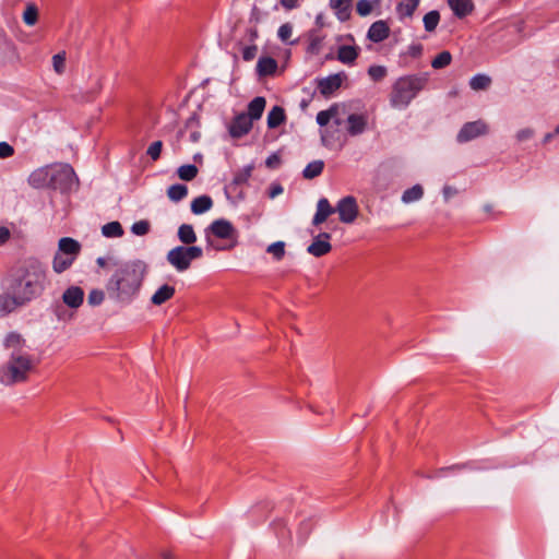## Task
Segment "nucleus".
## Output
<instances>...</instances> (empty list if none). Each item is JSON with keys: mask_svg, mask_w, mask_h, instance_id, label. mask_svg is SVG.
<instances>
[{"mask_svg": "<svg viewBox=\"0 0 559 559\" xmlns=\"http://www.w3.org/2000/svg\"><path fill=\"white\" fill-rule=\"evenodd\" d=\"M84 292L79 286H71L62 294V301L70 308L76 309L83 304Z\"/></svg>", "mask_w": 559, "mask_h": 559, "instance_id": "dca6fc26", "label": "nucleus"}, {"mask_svg": "<svg viewBox=\"0 0 559 559\" xmlns=\"http://www.w3.org/2000/svg\"><path fill=\"white\" fill-rule=\"evenodd\" d=\"M10 230L4 226H0V246L4 245L10 239Z\"/></svg>", "mask_w": 559, "mask_h": 559, "instance_id": "4d7b16f0", "label": "nucleus"}, {"mask_svg": "<svg viewBox=\"0 0 559 559\" xmlns=\"http://www.w3.org/2000/svg\"><path fill=\"white\" fill-rule=\"evenodd\" d=\"M352 0H330V7L335 11L340 21H346L350 15Z\"/></svg>", "mask_w": 559, "mask_h": 559, "instance_id": "b1692460", "label": "nucleus"}, {"mask_svg": "<svg viewBox=\"0 0 559 559\" xmlns=\"http://www.w3.org/2000/svg\"><path fill=\"white\" fill-rule=\"evenodd\" d=\"M286 119L285 110L280 106H274L267 115V127L275 129L281 126Z\"/></svg>", "mask_w": 559, "mask_h": 559, "instance_id": "bb28decb", "label": "nucleus"}, {"mask_svg": "<svg viewBox=\"0 0 559 559\" xmlns=\"http://www.w3.org/2000/svg\"><path fill=\"white\" fill-rule=\"evenodd\" d=\"M26 306L12 290L0 294V318L5 317L16 309Z\"/></svg>", "mask_w": 559, "mask_h": 559, "instance_id": "9d476101", "label": "nucleus"}, {"mask_svg": "<svg viewBox=\"0 0 559 559\" xmlns=\"http://www.w3.org/2000/svg\"><path fill=\"white\" fill-rule=\"evenodd\" d=\"M275 162H277V157H276L275 155L270 156V157L266 159V165H267L269 167H272V166H273V164H274Z\"/></svg>", "mask_w": 559, "mask_h": 559, "instance_id": "e2e57ef3", "label": "nucleus"}, {"mask_svg": "<svg viewBox=\"0 0 559 559\" xmlns=\"http://www.w3.org/2000/svg\"><path fill=\"white\" fill-rule=\"evenodd\" d=\"M324 168V163L322 160H313L309 163L302 171V175L306 179H313L321 175Z\"/></svg>", "mask_w": 559, "mask_h": 559, "instance_id": "f704fd0d", "label": "nucleus"}, {"mask_svg": "<svg viewBox=\"0 0 559 559\" xmlns=\"http://www.w3.org/2000/svg\"><path fill=\"white\" fill-rule=\"evenodd\" d=\"M439 20H440V14L438 11L433 10V11H430L427 14H425V16H424L425 29L427 32L435 31L439 23Z\"/></svg>", "mask_w": 559, "mask_h": 559, "instance_id": "a19ab883", "label": "nucleus"}, {"mask_svg": "<svg viewBox=\"0 0 559 559\" xmlns=\"http://www.w3.org/2000/svg\"><path fill=\"white\" fill-rule=\"evenodd\" d=\"M52 167L46 166L34 170L28 177V183L33 188L51 187Z\"/></svg>", "mask_w": 559, "mask_h": 559, "instance_id": "ddd939ff", "label": "nucleus"}, {"mask_svg": "<svg viewBox=\"0 0 559 559\" xmlns=\"http://www.w3.org/2000/svg\"><path fill=\"white\" fill-rule=\"evenodd\" d=\"M188 194V188L185 185L176 183L167 189V197L173 202H179L185 199Z\"/></svg>", "mask_w": 559, "mask_h": 559, "instance_id": "473e14b6", "label": "nucleus"}, {"mask_svg": "<svg viewBox=\"0 0 559 559\" xmlns=\"http://www.w3.org/2000/svg\"><path fill=\"white\" fill-rule=\"evenodd\" d=\"M277 70V61L272 57H261L257 63V72L260 76L273 75Z\"/></svg>", "mask_w": 559, "mask_h": 559, "instance_id": "5701e85b", "label": "nucleus"}, {"mask_svg": "<svg viewBox=\"0 0 559 559\" xmlns=\"http://www.w3.org/2000/svg\"><path fill=\"white\" fill-rule=\"evenodd\" d=\"M80 251L81 245L75 239L70 237H63L59 240L57 251L58 253H62L64 255L76 259V257L80 254Z\"/></svg>", "mask_w": 559, "mask_h": 559, "instance_id": "f3484780", "label": "nucleus"}, {"mask_svg": "<svg viewBox=\"0 0 559 559\" xmlns=\"http://www.w3.org/2000/svg\"><path fill=\"white\" fill-rule=\"evenodd\" d=\"M252 129V120L247 114L237 115L229 126V133L233 138H241Z\"/></svg>", "mask_w": 559, "mask_h": 559, "instance_id": "9b49d317", "label": "nucleus"}, {"mask_svg": "<svg viewBox=\"0 0 559 559\" xmlns=\"http://www.w3.org/2000/svg\"><path fill=\"white\" fill-rule=\"evenodd\" d=\"M488 124L483 120L466 122L456 135L459 143L472 141L488 133Z\"/></svg>", "mask_w": 559, "mask_h": 559, "instance_id": "0eeeda50", "label": "nucleus"}, {"mask_svg": "<svg viewBox=\"0 0 559 559\" xmlns=\"http://www.w3.org/2000/svg\"><path fill=\"white\" fill-rule=\"evenodd\" d=\"M293 35V26L289 23L282 24L277 31L278 38L288 43Z\"/></svg>", "mask_w": 559, "mask_h": 559, "instance_id": "8fccbe9b", "label": "nucleus"}, {"mask_svg": "<svg viewBox=\"0 0 559 559\" xmlns=\"http://www.w3.org/2000/svg\"><path fill=\"white\" fill-rule=\"evenodd\" d=\"M131 231L134 235L144 236L150 231V223L147 221L135 222L131 227Z\"/></svg>", "mask_w": 559, "mask_h": 559, "instance_id": "09e8293b", "label": "nucleus"}, {"mask_svg": "<svg viewBox=\"0 0 559 559\" xmlns=\"http://www.w3.org/2000/svg\"><path fill=\"white\" fill-rule=\"evenodd\" d=\"M533 135H534V130L531 128H525V129L520 130L515 136L519 142H524V141L532 139Z\"/></svg>", "mask_w": 559, "mask_h": 559, "instance_id": "864d4df0", "label": "nucleus"}, {"mask_svg": "<svg viewBox=\"0 0 559 559\" xmlns=\"http://www.w3.org/2000/svg\"><path fill=\"white\" fill-rule=\"evenodd\" d=\"M162 148H163V142L155 141L150 144L146 153L153 160H157L160 157Z\"/></svg>", "mask_w": 559, "mask_h": 559, "instance_id": "3c124183", "label": "nucleus"}, {"mask_svg": "<svg viewBox=\"0 0 559 559\" xmlns=\"http://www.w3.org/2000/svg\"><path fill=\"white\" fill-rule=\"evenodd\" d=\"M3 345L7 349L11 350L10 354L26 353L24 350L26 342L23 338V336L17 332H10L5 336Z\"/></svg>", "mask_w": 559, "mask_h": 559, "instance_id": "a211bd4d", "label": "nucleus"}, {"mask_svg": "<svg viewBox=\"0 0 559 559\" xmlns=\"http://www.w3.org/2000/svg\"><path fill=\"white\" fill-rule=\"evenodd\" d=\"M178 238L186 246L193 245L197 241V235L194 233L192 225L182 224L181 226H179Z\"/></svg>", "mask_w": 559, "mask_h": 559, "instance_id": "c85d7f7f", "label": "nucleus"}, {"mask_svg": "<svg viewBox=\"0 0 559 559\" xmlns=\"http://www.w3.org/2000/svg\"><path fill=\"white\" fill-rule=\"evenodd\" d=\"M280 3L284 9L293 10L299 5V0H280Z\"/></svg>", "mask_w": 559, "mask_h": 559, "instance_id": "13d9d810", "label": "nucleus"}, {"mask_svg": "<svg viewBox=\"0 0 559 559\" xmlns=\"http://www.w3.org/2000/svg\"><path fill=\"white\" fill-rule=\"evenodd\" d=\"M74 261H75V259H73L72 257H68L62 253L56 252L53 260H52V270L56 273L60 274V273L64 272L66 270H68L73 264Z\"/></svg>", "mask_w": 559, "mask_h": 559, "instance_id": "cd10ccee", "label": "nucleus"}, {"mask_svg": "<svg viewBox=\"0 0 559 559\" xmlns=\"http://www.w3.org/2000/svg\"><path fill=\"white\" fill-rule=\"evenodd\" d=\"M390 35V27L385 21L379 20L371 24L367 37L373 43H381Z\"/></svg>", "mask_w": 559, "mask_h": 559, "instance_id": "4468645a", "label": "nucleus"}, {"mask_svg": "<svg viewBox=\"0 0 559 559\" xmlns=\"http://www.w3.org/2000/svg\"><path fill=\"white\" fill-rule=\"evenodd\" d=\"M333 213L334 209L331 206L329 200L325 198L320 199L317 204V212L313 216L312 224L314 226L321 225Z\"/></svg>", "mask_w": 559, "mask_h": 559, "instance_id": "aec40b11", "label": "nucleus"}, {"mask_svg": "<svg viewBox=\"0 0 559 559\" xmlns=\"http://www.w3.org/2000/svg\"><path fill=\"white\" fill-rule=\"evenodd\" d=\"M368 74L373 81L379 82L385 78L386 68L383 66H371L368 69Z\"/></svg>", "mask_w": 559, "mask_h": 559, "instance_id": "a18cd8bd", "label": "nucleus"}, {"mask_svg": "<svg viewBox=\"0 0 559 559\" xmlns=\"http://www.w3.org/2000/svg\"><path fill=\"white\" fill-rule=\"evenodd\" d=\"M452 61V56L449 51L444 50L436 56V58L431 61V67L433 69H442L448 67Z\"/></svg>", "mask_w": 559, "mask_h": 559, "instance_id": "ea45409f", "label": "nucleus"}, {"mask_svg": "<svg viewBox=\"0 0 559 559\" xmlns=\"http://www.w3.org/2000/svg\"><path fill=\"white\" fill-rule=\"evenodd\" d=\"M212 233L215 237L221 239H230L236 235V229L230 222L221 218L214 221L206 229Z\"/></svg>", "mask_w": 559, "mask_h": 559, "instance_id": "f8f14e48", "label": "nucleus"}, {"mask_svg": "<svg viewBox=\"0 0 559 559\" xmlns=\"http://www.w3.org/2000/svg\"><path fill=\"white\" fill-rule=\"evenodd\" d=\"M418 4L419 0H402L396 7V12L401 19L409 17L414 14Z\"/></svg>", "mask_w": 559, "mask_h": 559, "instance_id": "c756f323", "label": "nucleus"}, {"mask_svg": "<svg viewBox=\"0 0 559 559\" xmlns=\"http://www.w3.org/2000/svg\"><path fill=\"white\" fill-rule=\"evenodd\" d=\"M342 85V76L341 74H332L328 78L321 79L318 82V90L320 93L328 97L332 95L336 90H338Z\"/></svg>", "mask_w": 559, "mask_h": 559, "instance_id": "2eb2a0df", "label": "nucleus"}, {"mask_svg": "<svg viewBox=\"0 0 559 559\" xmlns=\"http://www.w3.org/2000/svg\"><path fill=\"white\" fill-rule=\"evenodd\" d=\"M442 192L444 200L449 201L452 197H454L457 193V190L454 187L444 186Z\"/></svg>", "mask_w": 559, "mask_h": 559, "instance_id": "6e6d98bb", "label": "nucleus"}, {"mask_svg": "<svg viewBox=\"0 0 559 559\" xmlns=\"http://www.w3.org/2000/svg\"><path fill=\"white\" fill-rule=\"evenodd\" d=\"M199 169L195 165L187 164L177 169V175L181 180L191 181L198 176Z\"/></svg>", "mask_w": 559, "mask_h": 559, "instance_id": "c9c22d12", "label": "nucleus"}, {"mask_svg": "<svg viewBox=\"0 0 559 559\" xmlns=\"http://www.w3.org/2000/svg\"><path fill=\"white\" fill-rule=\"evenodd\" d=\"M367 127V117L365 115L352 114L347 118V131L350 135L361 134Z\"/></svg>", "mask_w": 559, "mask_h": 559, "instance_id": "6ab92c4d", "label": "nucleus"}, {"mask_svg": "<svg viewBox=\"0 0 559 559\" xmlns=\"http://www.w3.org/2000/svg\"><path fill=\"white\" fill-rule=\"evenodd\" d=\"M421 52H423V47L419 44H415V45H412L408 47V53H409V56H412L414 58L419 57L421 55Z\"/></svg>", "mask_w": 559, "mask_h": 559, "instance_id": "bf43d9fd", "label": "nucleus"}, {"mask_svg": "<svg viewBox=\"0 0 559 559\" xmlns=\"http://www.w3.org/2000/svg\"><path fill=\"white\" fill-rule=\"evenodd\" d=\"M175 287L168 284L160 286L151 297V302L160 306L171 299L175 295Z\"/></svg>", "mask_w": 559, "mask_h": 559, "instance_id": "4be33fe9", "label": "nucleus"}, {"mask_svg": "<svg viewBox=\"0 0 559 559\" xmlns=\"http://www.w3.org/2000/svg\"><path fill=\"white\" fill-rule=\"evenodd\" d=\"M257 51H258V48L257 46L252 45V46H247L242 49V58L246 60V61H251L252 59H254L255 55H257Z\"/></svg>", "mask_w": 559, "mask_h": 559, "instance_id": "5fc2aeb1", "label": "nucleus"}, {"mask_svg": "<svg viewBox=\"0 0 559 559\" xmlns=\"http://www.w3.org/2000/svg\"><path fill=\"white\" fill-rule=\"evenodd\" d=\"M14 154V148L7 142H0V158H8Z\"/></svg>", "mask_w": 559, "mask_h": 559, "instance_id": "603ef678", "label": "nucleus"}, {"mask_svg": "<svg viewBox=\"0 0 559 559\" xmlns=\"http://www.w3.org/2000/svg\"><path fill=\"white\" fill-rule=\"evenodd\" d=\"M283 192V188L280 185H275L270 190V198L274 199Z\"/></svg>", "mask_w": 559, "mask_h": 559, "instance_id": "052dcab7", "label": "nucleus"}, {"mask_svg": "<svg viewBox=\"0 0 559 559\" xmlns=\"http://www.w3.org/2000/svg\"><path fill=\"white\" fill-rule=\"evenodd\" d=\"M96 262H97V264H98L99 266H102V267H105V266H106V263H107V262H106V260H105V258H98Z\"/></svg>", "mask_w": 559, "mask_h": 559, "instance_id": "69168bd1", "label": "nucleus"}, {"mask_svg": "<svg viewBox=\"0 0 559 559\" xmlns=\"http://www.w3.org/2000/svg\"><path fill=\"white\" fill-rule=\"evenodd\" d=\"M336 211L342 223L352 224L357 218L359 211L356 199L352 195L341 199Z\"/></svg>", "mask_w": 559, "mask_h": 559, "instance_id": "6e6552de", "label": "nucleus"}, {"mask_svg": "<svg viewBox=\"0 0 559 559\" xmlns=\"http://www.w3.org/2000/svg\"><path fill=\"white\" fill-rule=\"evenodd\" d=\"M428 82L426 74H413L399 78L390 94V104L393 108L404 109L425 88Z\"/></svg>", "mask_w": 559, "mask_h": 559, "instance_id": "20e7f679", "label": "nucleus"}, {"mask_svg": "<svg viewBox=\"0 0 559 559\" xmlns=\"http://www.w3.org/2000/svg\"><path fill=\"white\" fill-rule=\"evenodd\" d=\"M491 85V78L487 74H476L469 80V86L474 91H486Z\"/></svg>", "mask_w": 559, "mask_h": 559, "instance_id": "2f4dec72", "label": "nucleus"}, {"mask_svg": "<svg viewBox=\"0 0 559 559\" xmlns=\"http://www.w3.org/2000/svg\"><path fill=\"white\" fill-rule=\"evenodd\" d=\"M56 314H57V317H58L59 319H62V320H66V319H67V318H66V310H64V309H62V308H60V307H58V308L56 309Z\"/></svg>", "mask_w": 559, "mask_h": 559, "instance_id": "680f3d73", "label": "nucleus"}, {"mask_svg": "<svg viewBox=\"0 0 559 559\" xmlns=\"http://www.w3.org/2000/svg\"><path fill=\"white\" fill-rule=\"evenodd\" d=\"M358 57V51L353 46H341L337 51V59L342 63L350 64L353 63L356 58Z\"/></svg>", "mask_w": 559, "mask_h": 559, "instance_id": "7c9ffc66", "label": "nucleus"}, {"mask_svg": "<svg viewBox=\"0 0 559 559\" xmlns=\"http://www.w3.org/2000/svg\"><path fill=\"white\" fill-rule=\"evenodd\" d=\"M38 21V9L34 3H28L23 13V22L27 26H34Z\"/></svg>", "mask_w": 559, "mask_h": 559, "instance_id": "4c0bfd02", "label": "nucleus"}, {"mask_svg": "<svg viewBox=\"0 0 559 559\" xmlns=\"http://www.w3.org/2000/svg\"><path fill=\"white\" fill-rule=\"evenodd\" d=\"M265 105L266 102L264 97L258 96L253 98L248 105V117H250L252 121L260 119L264 111Z\"/></svg>", "mask_w": 559, "mask_h": 559, "instance_id": "393cba45", "label": "nucleus"}, {"mask_svg": "<svg viewBox=\"0 0 559 559\" xmlns=\"http://www.w3.org/2000/svg\"><path fill=\"white\" fill-rule=\"evenodd\" d=\"M52 67L56 73L62 74L66 70V52L56 53L52 57Z\"/></svg>", "mask_w": 559, "mask_h": 559, "instance_id": "c03bdc74", "label": "nucleus"}, {"mask_svg": "<svg viewBox=\"0 0 559 559\" xmlns=\"http://www.w3.org/2000/svg\"><path fill=\"white\" fill-rule=\"evenodd\" d=\"M48 284L45 265L40 261L31 259L24 261L14 271L10 282V290L14 292L27 305L40 297Z\"/></svg>", "mask_w": 559, "mask_h": 559, "instance_id": "f03ea898", "label": "nucleus"}, {"mask_svg": "<svg viewBox=\"0 0 559 559\" xmlns=\"http://www.w3.org/2000/svg\"><path fill=\"white\" fill-rule=\"evenodd\" d=\"M337 116V106H331L326 110H321L317 115V122L319 126L324 127L326 126L331 119L335 118Z\"/></svg>", "mask_w": 559, "mask_h": 559, "instance_id": "58836bf2", "label": "nucleus"}, {"mask_svg": "<svg viewBox=\"0 0 559 559\" xmlns=\"http://www.w3.org/2000/svg\"><path fill=\"white\" fill-rule=\"evenodd\" d=\"M213 206V201L209 195H200L191 202V212L195 215L207 212Z\"/></svg>", "mask_w": 559, "mask_h": 559, "instance_id": "a878e982", "label": "nucleus"}, {"mask_svg": "<svg viewBox=\"0 0 559 559\" xmlns=\"http://www.w3.org/2000/svg\"><path fill=\"white\" fill-rule=\"evenodd\" d=\"M251 173H252V166L245 167L243 169L239 170L234 176L233 183L236 186H241V185L246 183L249 180V178L251 177Z\"/></svg>", "mask_w": 559, "mask_h": 559, "instance_id": "37998d69", "label": "nucleus"}, {"mask_svg": "<svg viewBox=\"0 0 559 559\" xmlns=\"http://www.w3.org/2000/svg\"><path fill=\"white\" fill-rule=\"evenodd\" d=\"M372 3L369 0H358L356 11L360 16H367L372 12Z\"/></svg>", "mask_w": 559, "mask_h": 559, "instance_id": "de8ad7c7", "label": "nucleus"}, {"mask_svg": "<svg viewBox=\"0 0 559 559\" xmlns=\"http://www.w3.org/2000/svg\"><path fill=\"white\" fill-rule=\"evenodd\" d=\"M76 186L78 177L69 164H60L52 167L51 188L67 192Z\"/></svg>", "mask_w": 559, "mask_h": 559, "instance_id": "423d86ee", "label": "nucleus"}, {"mask_svg": "<svg viewBox=\"0 0 559 559\" xmlns=\"http://www.w3.org/2000/svg\"><path fill=\"white\" fill-rule=\"evenodd\" d=\"M459 466H451V467H447V468H441L437 472V475L438 476L439 474L445 472V471H451V469H454V468H457Z\"/></svg>", "mask_w": 559, "mask_h": 559, "instance_id": "338daca9", "label": "nucleus"}, {"mask_svg": "<svg viewBox=\"0 0 559 559\" xmlns=\"http://www.w3.org/2000/svg\"><path fill=\"white\" fill-rule=\"evenodd\" d=\"M331 235L328 233H321L314 237L311 245L308 246L307 252L313 257L320 258L328 254L332 250L330 243Z\"/></svg>", "mask_w": 559, "mask_h": 559, "instance_id": "1a4fd4ad", "label": "nucleus"}, {"mask_svg": "<svg viewBox=\"0 0 559 559\" xmlns=\"http://www.w3.org/2000/svg\"><path fill=\"white\" fill-rule=\"evenodd\" d=\"M424 195V189L420 185H415L409 189H406L402 194V201L404 203H411L418 201Z\"/></svg>", "mask_w": 559, "mask_h": 559, "instance_id": "72a5a7b5", "label": "nucleus"}, {"mask_svg": "<svg viewBox=\"0 0 559 559\" xmlns=\"http://www.w3.org/2000/svg\"><path fill=\"white\" fill-rule=\"evenodd\" d=\"M203 250L197 246H177L168 251L167 262L178 272L187 271L193 260L202 258Z\"/></svg>", "mask_w": 559, "mask_h": 559, "instance_id": "39448f33", "label": "nucleus"}, {"mask_svg": "<svg viewBox=\"0 0 559 559\" xmlns=\"http://www.w3.org/2000/svg\"><path fill=\"white\" fill-rule=\"evenodd\" d=\"M266 252L271 253L275 260L280 261L285 255V242L276 241L267 246Z\"/></svg>", "mask_w": 559, "mask_h": 559, "instance_id": "79ce46f5", "label": "nucleus"}, {"mask_svg": "<svg viewBox=\"0 0 559 559\" xmlns=\"http://www.w3.org/2000/svg\"><path fill=\"white\" fill-rule=\"evenodd\" d=\"M162 557L163 559H174L170 552H163Z\"/></svg>", "mask_w": 559, "mask_h": 559, "instance_id": "774afa93", "label": "nucleus"}, {"mask_svg": "<svg viewBox=\"0 0 559 559\" xmlns=\"http://www.w3.org/2000/svg\"><path fill=\"white\" fill-rule=\"evenodd\" d=\"M146 275V264L140 260L116 264L107 283L110 300L120 306L131 305L139 296Z\"/></svg>", "mask_w": 559, "mask_h": 559, "instance_id": "f257e3e1", "label": "nucleus"}, {"mask_svg": "<svg viewBox=\"0 0 559 559\" xmlns=\"http://www.w3.org/2000/svg\"><path fill=\"white\" fill-rule=\"evenodd\" d=\"M36 365V359L28 353L10 354L8 361L0 367V383L13 385L27 381Z\"/></svg>", "mask_w": 559, "mask_h": 559, "instance_id": "7ed1b4c3", "label": "nucleus"}, {"mask_svg": "<svg viewBox=\"0 0 559 559\" xmlns=\"http://www.w3.org/2000/svg\"><path fill=\"white\" fill-rule=\"evenodd\" d=\"M102 233L105 237L116 238L123 235V228L119 222H110L102 227Z\"/></svg>", "mask_w": 559, "mask_h": 559, "instance_id": "e433bc0d", "label": "nucleus"}, {"mask_svg": "<svg viewBox=\"0 0 559 559\" xmlns=\"http://www.w3.org/2000/svg\"><path fill=\"white\" fill-rule=\"evenodd\" d=\"M448 4L453 13L460 19L471 14L474 10L472 0H448Z\"/></svg>", "mask_w": 559, "mask_h": 559, "instance_id": "412c9836", "label": "nucleus"}, {"mask_svg": "<svg viewBox=\"0 0 559 559\" xmlns=\"http://www.w3.org/2000/svg\"><path fill=\"white\" fill-rule=\"evenodd\" d=\"M105 299V294L102 289H93L90 292L87 302L91 306H99Z\"/></svg>", "mask_w": 559, "mask_h": 559, "instance_id": "49530a36", "label": "nucleus"}, {"mask_svg": "<svg viewBox=\"0 0 559 559\" xmlns=\"http://www.w3.org/2000/svg\"><path fill=\"white\" fill-rule=\"evenodd\" d=\"M557 135L555 132H551V133H547L545 136H544V143H548L549 141H551V139Z\"/></svg>", "mask_w": 559, "mask_h": 559, "instance_id": "0e129e2a", "label": "nucleus"}]
</instances>
